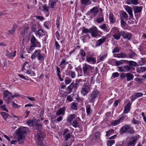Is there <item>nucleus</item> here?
<instances>
[{
  "label": "nucleus",
  "instance_id": "nucleus-1",
  "mask_svg": "<svg viewBox=\"0 0 146 146\" xmlns=\"http://www.w3.org/2000/svg\"><path fill=\"white\" fill-rule=\"evenodd\" d=\"M139 135H135L128 137L126 141L127 146H135L137 141L139 138Z\"/></svg>",
  "mask_w": 146,
  "mask_h": 146
},
{
  "label": "nucleus",
  "instance_id": "nucleus-2",
  "mask_svg": "<svg viewBox=\"0 0 146 146\" xmlns=\"http://www.w3.org/2000/svg\"><path fill=\"white\" fill-rule=\"evenodd\" d=\"M82 69L84 76H90L92 75L93 69L91 66L85 63L83 65Z\"/></svg>",
  "mask_w": 146,
  "mask_h": 146
},
{
  "label": "nucleus",
  "instance_id": "nucleus-3",
  "mask_svg": "<svg viewBox=\"0 0 146 146\" xmlns=\"http://www.w3.org/2000/svg\"><path fill=\"white\" fill-rule=\"evenodd\" d=\"M135 132V130L133 129V127L128 124L124 125L121 127L119 133L120 134H123L125 133H129L131 134H133Z\"/></svg>",
  "mask_w": 146,
  "mask_h": 146
},
{
  "label": "nucleus",
  "instance_id": "nucleus-4",
  "mask_svg": "<svg viewBox=\"0 0 146 146\" xmlns=\"http://www.w3.org/2000/svg\"><path fill=\"white\" fill-rule=\"evenodd\" d=\"M26 132V131L22 128H19L17 130L16 135L17 136L18 141L19 143L21 144L23 142L24 138V134Z\"/></svg>",
  "mask_w": 146,
  "mask_h": 146
},
{
  "label": "nucleus",
  "instance_id": "nucleus-5",
  "mask_svg": "<svg viewBox=\"0 0 146 146\" xmlns=\"http://www.w3.org/2000/svg\"><path fill=\"white\" fill-rule=\"evenodd\" d=\"M37 57L38 60L42 61L44 59L43 55L41 54L40 50H36L31 55V58L32 59H34Z\"/></svg>",
  "mask_w": 146,
  "mask_h": 146
},
{
  "label": "nucleus",
  "instance_id": "nucleus-6",
  "mask_svg": "<svg viewBox=\"0 0 146 146\" xmlns=\"http://www.w3.org/2000/svg\"><path fill=\"white\" fill-rule=\"evenodd\" d=\"M70 132V130L67 128L64 129L62 135L64 141H68L71 138L72 136Z\"/></svg>",
  "mask_w": 146,
  "mask_h": 146
},
{
  "label": "nucleus",
  "instance_id": "nucleus-7",
  "mask_svg": "<svg viewBox=\"0 0 146 146\" xmlns=\"http://www.w3.org/2000/svg\"><path fill=\"white\" fill-rule=\"evenodd\" d=\"M90 90V89L88 86L84 83L81 88L80 92L82 95L85 96L89 93Z\"/></svg>",
  "mask_w": 146,
  "mask_h": 146
},
{
  "label": "nucleus",
  "instance_id": "nucleus-8",
  "mask_svg": "<svg viewBox=\"0 0 146 146\" xmlns=\"http://www.w3.org/2000/svg\"><path fill=\"white\" fill-rule=\"evenodd\" d=\"M113 29L114 31L113 36L116 40H118L119 39L120 36H121V31H120L118 30L117 27H114Z\"/></svg>",
  "mask_w": 146,
  "mask_h": 146
},
{
  "label": "nucleus",
  "instance_id": "nucleus-9",
  "mask_svg": "<svg viewBox=\"0 0 146 146\" xmlns=\"http://www.w3.org/2000/svg\"><path fill=\"white\" fill-rule=\"evenodd\" d=\"M121 36L123 38L127 40H130L132 37V34L128 32H125L123 31H121Z\"/></svg>",
  "mask_w": 146,
  "mask_h": 146
},
{
  "label": "nucleus",
  "instance_id": "nucleus-10",
  "mask_svg": "<svg viewBox=\"0 0 146 146\" xmlns=\"http://www.w3.org/2000/svg\"><path fill=\"white\" fill-rule=\"evenodd\" d=\"M78 85L77 83H74L73 82H72L67 88L68 93H71L73 89L74 90H76L77 88Z\"/></svg>",
  "mask_w": 146,
  "mask_h": 146
},
{
  "label": "nucleus",
  "instance_id": "nucleus-11",
  "mask_svg": "<svg viewBox=\"0 0 146 146\" xmlns=\"http://www.w3.org/2000/svg\"><path fill=\"white\" fill-rule=\"evenodd\" d=\"M99 94V92L98 91L93 92L90 95V101L91 102H93L96 97L98 96Z\"/></svg>",
  "mask_w": 146,
  "mask_h": 146
},
{
  "label": "nucleus",
  "instance_id": "nucleus-12",
  "mask_svg": "<svg viewBox=\"0 0 146 146\" xmlns=\"http://www.w3.org/2000/svg\"><path fill=\"white\" fill-rule=\"evenodd\" d=\"M90 33H91L92 36L96 37L98 34L97 28L95 27H94L90 28Z\"/></svg>",
  "mask_w": 146,
  "mask_h": 146
},
{
  "label": "nucleus",
  "instance_id": "nucleus-13",
  "mask_svg": "<svg viewBox=\"0 0 146 146\" xmlns=\"http://www.w3.org/2000/svg\"><path fill=\"white\" fill-rule=\"evenodd\" d=\"M31 42L33 47L39 46L40 45V43L36 40L33 36L31 38Z\"/></svg>",
  "mask_w": 146,
  "mask_h": 146
},
{
  "label": "nucleus",
  "instance_id": "nucleus-14",
  "mask_svg": "<svg viewBox=\"0 0 146 146\" xmlns=\"http://www.w3.org/2000/svg\"><path fill=\"white\" fill-rule=\"evenodd\" d=\"M86 60L88 62L90 63L91 64H95L96 61V58L88 56L86 57Z\"/></svg>",
  "mask_w": 146,
  "mask_h": 146
},
{
  "label": "nucleus",
  "instance_id": "nucleus-15",
  "mask_svg": "<svg viewBox=\"0 0 146 146\" xmlns=\"http://www.w3.org/2000/svg\"><path fill=\"white\" fill-rule=\"evenodd\" d=\"M125 9L129 15V17L131 18H133V15L132 13L133 10L132 8L128 6H126Z\"/></svg>",
  "mask_w": 146,
  "mask_h": 146
},
{
  "label": "nucleus",
  "instance_id": "nucleus-16",
  "mask_svg": "<svg viewBox=\"0 0 146 146\" xmlns=\"http://www.w3.org/2000/svg\"><path fill=\"white\" fill-rule=\"evenodd\" d=\"M99 6H96L90 10V13L92 15L94 16H95L97 15L99 11Z\"/></svg>",
  "mask_w": 146,
  "mask_h": 146
},
{
  "label": "nucleus",
  "instance_id": "nucleus-17",
  "mask_svg": "<svg viewBox=\"0 0 146 146\" xmlns=\"http://www.w3.org/2000/svg\"><path fill=\"white\" fill-rule=\"evenodd\" d=\"M106 38L104 37L103 38L97 40L96 42L95 46L97 47L100 46L106 41Z\"/></svg>",
  "mask_w": 146,
  "mask_h": 146
},
{
  "label": "nucleus",
  "instance_id": "nucleus-18",
  "mask_svg": "<svg viewBox=\"0 0 146 146\" xmlns=\"http://www.w3.org/2000/svg\"><path fill=\"white\" fill-rule=\"evenodd\" d=\"M16 52V51H15L14 52H12L11 53H10L8 50H7L6 56L9 58H13L15 56Z\"/></svg>",
  "mask_w": 146,
  "mask_h": 146
},
{
  "label": "nucleus",
  "instance_id": "nucleus-19",
  "mask_svg": "<svg viewBox=\"0 0 146 146\" xmlns=\"http://www.w3.org/2000/svg\"><path fill=\"white\" fill-rule=\"evenodd\" d=\"M65 110V108L63 107L58 110L56 113V115L58 116L61 115H64Z\"/></svg>",
  "mask_w": 146,
  "mask_h": 146
},
{
  "label": "nucleus",
  "instance_id": "nucleus-20",
  "mask_svg": "<svg viewBox=\"0 0 146 146\" xmlns=\"http://www.w3.org/2000/svg\"><path fill=\"white\" fill-rule=\"evenodd\" d=\"M80 120V119L79 117H77L73 121L72 123V126L75 128L77 127L78 124Z\"/></svg>",
  "mask_w": 146,
  "mask_h": 146
},
{
  "label": "nucleus",
  "instance_id": "nucleus-21",
  "mask_svg": "<svg viewBox=\"0 0 146 146\" xmlns=\"http://www.w3.org/2000/svg\"><path fill=\"white\" fill-rule=\"evenodd\" d=\"M134 77V75L128 72L126 73V78L127 81L132 80Z\"/></svg>",
  "mask_w": 146,
  "mask_h": 146
},
{
  "label": "nucleus",
  "instance_id": "nucleus-22",
  "mask_svg": "<svg viewBox=\"0 0 146 146\" xmlns=\"http://www.w3.org/2000/svg\"><path fill=\"white\" fill-rule=\"evenodd\" d=\"M76 117L75 114H71L69 115L67 117V121L68 123H70Z\"/></svg>",
  "mask_w": 146,
  "mask_h": 146
},
{
  "label": "nucleus",
  "instance_id": "nucleus-23",
  "mask_svg": "<svg viewBox=\"0 0 146 146\" xmlns=\"http://www.w3.org/2000/svg\"><path fill=\"white\" fill-rule=\"evenodd\" d=\"M126 3L129 5L132 4L134 5H137L139 3L137 0H127Z\"/></svg>",
  "mask_w": 146,
  "mask_h": 146
},
{
  "label": "nucleus",
  "instance_id": "nucleus-24",
  "mask_svg": "<svg viewBox=\"0 0 146 146\" xmlns=\"http://www.w3.org/2000/svg\"><path fill=\"white\" fill-rule=\"evenodd\" d=\"M142 9L141 6L138 7L135 6L133 7V10L135 13H140L141 12Z\"/></svg>",
  "mask_w": 146,
  "mask_h": 146
},
{
  "label": "nucleus",
  "instance_id": "nucleus-25",
  "mask_svg": "<svg viewBox=\"0 0 146 146\" xmlns=\"http://www.w3.org/2000/svg\"><path fill=\"white\" fill-rule=\"evenodd\" d=\"M86 110L87 115H90L92 113V111L90 105L88 104L86 106Z\"/></svg>",
  "mask_w": 146,
  "mask_h": 146
},
{
  "label": "nucleus",
  "instance_id": "nucleus-26",
  "mask_svg": "<svg viewBox=\"0 0 146 146\" xmlns=\"http://www.w3.org/2000/svg\"><path fill=\"white\" fill-rule=\"evenodd\" d=\"M130 104L129 103H128L127 105L125 107V108L123 110V113H128L130 110Z\"/></svg>",
  "mask_w": 146,
  "mask_h": 146
},
{
  "label": "nucleus",
  "instance_id": "nucleus-27",
  "mask_svg": "<svg viewBox=\"0 0 146 146\" xmlns=\"http://www.w3.org/2000/svg\"><path fill=\"white\" fill-rule=\"evenodd\" d=\"M56 71L57 72V75L58 77V78L60 81H63V79L61 78V74H60L61 72L60 71V68L58 66H56Z\"/></svg>",
  "mask_w": 146,
  "mask_h": 146
},
{
  "label": "nucleus",
  "instance_id": "nucleus-28",
  "mask_svg": "<svg viewBox=\"0 0 146 146\" xmlns=\"http://www.w3.org/2000/svg\"><path fill=\"white\" fill-rule=\"evenodd\" d=\"M68 63V62H66V60L65 59H63L61 61L60 65L61 66V68L62 69H64L66 65Z\"/></svg>",
  "mask_w": 146,
  "mask_h": 146
},
{
  "label": "nucleus",
  "instance_id": "nucleus-29",
  "mask_svg": "<svg viewBox=\"0 0 146 146\" xmlns=\"http://www.w3.org/2000/svg\"><path fill=\"white\" fill-rule=\"evenodd\" d=\"M27 29L24 27H23L20 29L19 31L20 32V34L23 36H24L25 35V33Z\"/></svg>",
  "mask_w": 146,
  "mask_h": 146
},
{
  "label": "nucleus",
  "instance_id": "nucleus-30",
  "mask_svg": "<svg viewBox=\"0 0 146 146\" xmlns=\"http://www.w3.org/2000/svg\"><path fill=\"white\" fill-rule=\"evenodd\" d=\"M0 113L3 119L6 121L7 118L9 116V114L5 112H1Z\"/></svg>",
  "mask_w": 146,
  "mask_h": 146
},
{
  "label": "nucleus",
  "instance_id": "nucleus-31",
  "mask_svg": "<svg viewBox=\"0 0 146 146\" xmlns=\"http://www.w3.org/2000/svg\"><path fill=\"white\" fill-rule=\"evenodd\" d=\"M82 40L84 42H86V40L90 38V35L88 34H84L82 35Z\"/></svg>",
  "mask_w": 146,
  "mask_h": 146
},
{
  "label": "nucleus",
  "instance_id": "nucleus-32",
  "mask_svg": "<svg viewBox=\"0 0 146 146\" xmlns=\"http://www.w3.org/2000/svg\"><path fill=\"white\" fill-rule=\"evenodd\" d=\"M81 3L82 5H88L91 4L90 0H81Z\"/></svg>",
  "mask_w": 146,
  "mask_h": 146
},
{
  "label": "nucleus",
  "instance_id": "nucleus-33",
  "mask_svg": "<svg viewBox=\"0 0 146 146\" xmlns=\"http://www.w3.org/2000/svg\"><path fill=\"white\" fill-rule=\"evenodd\" d=\"M90 29H88L86 28H84L82 30L81 33L82 35H83L84 34H88L90 33Z\"/></svg>",
  "mask_w": 146,
  "mask_h": 146
},
{
  "label": "nucleus",
  "instance_id": "nucleus-34",
  "mask_svg": "<svg viewBox=\"0 0 146 146\" xmlns=\"http://www.w3.org/2000/svg\"><path fill=\"white\" fill-rule=\"evenodd\" d=\"M109 18L110 22L112 23H114L115 22V21L112 13H111L110 14Z\"/></svg>",
  "mask_w": 146,
  "mask_h": 146
},
{
  "label": "nucleus",
  "instance_id": "nucleus-35",
  "mask_svg": "<svg viewBox=\"0 0 146 146\" xmlns=\"http://www.w3.org/2000/svg\"><path fill=\"white\" fill-rule=\"evenodd\" d=\"M137 55L133 51L131 52L129 54V57L128 56L127 58H133L134 57L137 56Z\"/></svg>",
  "mask_w": 146,
  "mask_h": 146
},
{
  "label": "nucleus",
  "instance_id": "nucleus-36",
  "mask_svg": "<svg viewBox=\"0 0 146 146\" xmlns=\"http://www.w3.org/2000/svg\"><path fill=\"white\" fill-rule=\"evenodd\" d=\"M146 70L145 67H140L137 69V71L139 73L145 72Z\"/></svg>",
  "mask_w": 146,
  "mask_h": 146
},
{
  "label": "nucleus",
  "instance_id": "nucleus-37",
  "mask_svg": "<svg viewBox=\"0 0 146 146\" xmlns=\"http://www.w3.org/2000/svg\"><path fill=\"white\" fill-rule=\"evenodd\" d=\"M79 54L81 58L85 57L86 55V52L82 49L80 50Z\"/></svg>",
  "mask_w": 146,
  "mask_h": 146
},
{
  "label": "nucleus",
  "instance_id": "nucleus-38",
  "mask_svg": "<svg viewBox=\"0 0 146 146\" xmlns=\"http://www.w3.org/2000/svg\"><path fill=\"white\" fill-rule=\"evenodd\" d=\"M120 122V121L119 119L117 120H114L112 121L111 122V124L112 125L114 126L119 124Z\"/></svg>",
  "mask_w": 146,
  "mask_h": 146
},
{
  "label": "nucleus",
  "instance_id": "nucleus-39",
  "mask_svg": "<svg viewBox=\"0 0 146 146\" xmlns=\"http://www.w3.org/2000/svg\"><path fill=\"white\" fill-rule=\"evenodd\" d=\"M120 122V121L119 119L117 120H114L112 121L111 122V124L112 125L114 126L119 124Z\"/></svg>",
  "mask_w": 146,
  "mask_h": 146
},
{
  "label": "nucleus",
  "instance_id": "nucleus-40",
  "mask_svg": "<svg viewBox=\"0 0 146 146\" xmlns=\"http://www.w3.org/2000/svg\"><path fill=\"white\" fill-rule=\"evenodd\" d=\"M128 118L127 116L125 115L124 114H122L121 115V117L119 119L120 122H122L123 121V120L127 119Z\"/></svg>",
  "mask_w": 146,
  "mask_h": 146
},
{
  "label": "nucleus",
  "instance_id": "nucleus-41",
  "mask_svg": "<svg viewBox=\"0 0 146 146\" xmlns=\"http://www.w3.org/2000/svg\"><path fill=\"white\" fill-rule=\"evenodd\" d=\"M127 57H128V56L125 53L121 52L119 54V58H124Z\"/></svg>",
  "mask_w": 146,
  "mask_h": 146
},
{
  "label": "nucleus",
  "instance_id": "nucleus-42",
  "mask_svg": "<svg viewBox=\"0 0 146 146\" xmlns=\"http://www.w3.org/2000/svg\"><path fill=\"white\" fill-rule=\"evenodd\" d=\"M43 31L42 29H40L37 31L36 33V36H38L39 37L43 36Z\"/></svg>",
  "mask_w": 146,
  "mask_h": 146
},
{
  "label": "nucleus",
  "instance_id": "nucleus-43",
  "mask_svg": "<svg viewBox=\"0 0 146 146\" xmlns=\"http://www.w3.org/2000/svg\"><path fill=\"white\" fill-rule=\"evenodd\" d=\"M25 73L26 74L30 75L31 76H34L35 75V72L33 71H32L31 70H27Z\"/></svg>",
  "mask_w": 146,
  "mask_h": 146
},
{
  "label": "nucleus",
  "instance_id": "nucleus-44",
  "mask_svg": "<svg viewBox=\"0 0 146 146\" xmlns=\"http://www.w3.org/2000/svg\"><path fill=\"white\" fill-rule=\"evenodd\" d=\"M78 105V103L77 102H73L72 103L71 106V108L74 110H76Z\"/></svg>",
  "mask_w": 146,
  "mask_h": 146
},
{
  "label": "nucleus",
  "instance_id": "nucleus-45",
  "mask_svg": "<svg viewBox=\"0 0 146 146\" xmlns=\"http://www.w3.org/2000/svg\"><path fill=\"white\" fill-rule=\"evenodd\" d=\"M27 123L30 127H32L35 124V122L33 120L30 119L27 121Z\"/></svg>",
  "mask_w": 146,
  "mask_h": 146
},
{
  "label": "nucleus",
  "instance_id": "nucleus-46",
  "mask_svg": "<svg viewBox=\"0 0 146 146\" xmlns=\"http://www.w3.org/2000/svg\"><path fill=\"white\" fill-rule=\"evenodd\" d=\"M113 132L114 130L113 129H109L107 131L106 136L107 137L109 136Z\"/></svg>",
  "mask_w": 146,
  "mask_h": 146
},
{
  "label": "nucleus",
  "instance_id": "nucleus-47",
  "mask_svg": "<svg viewBox=\"0 0 146 146\" xmlns=\"http://www.w3.org/2000/svg\"><path fill=\"white\" fill-rule=\"evenodd\" d=\"M120 50V48L118 46H115L114 48V49L112 50V52L113 53H117L119 52Z\"/></svg>",
  "mask_w": 146,
  "mask_h": 146
},
{
  "label": "nucleus",
  "instance_id": "nucleus-48",
  "mask_svg": "<svg viewBox=\"0 0 146 146\" xmlns=\"http://www.w3.org/2000/svg\"><path fill=\"white\" fill-rule=\"evenodd\" d=\"M126 23L123 20V18L121 17V25L123 28H124L125 26Z\"/></svg>",
  "mask_w": 146,
  "mask_h": 146
},
{
  "label": "nucleus",
  "instance_id": "nucleus-49",
  "mask_svg": "<svg viewBox=\"0 0 146 146\" xmlns=\"http://www.w3.org/2000/svg\"><path fill=\"white\" fill-rule=\"evenodd\" d=\"M129 64L131 66H138L137 63L135 62L132 61H129Z\"/></svg>",
  "mask_w": 146,
  "mask_h": 146
},
{
  "label": "nucleus",
  "instance_id": "nucleus-50",
  "mask_svg": "<svg viewBox=\"0 0 146 146\" xmlns=\"http://www.w3.org/2000/svg\"><path fill=\"white\" fill-rule=\"evenodd\" d=\"M36 128L38 131H40L42 130V125L40 124L36 123Z\"/></svg>",
  "mask_w": 146,
  "mask_h": 146
},
{
  "label": "nucleus",
  "instance_id": "nucleus-51",
  "mask_svg": "<svg viewBox=\"0 0 146 146\" xmlns=\"http://www.w3.org/2000/svg\"><path fill=\"white\" fill-rule=\"evenodd\" d=\"M131 122L132 123L135 125L139 124L141 123L139 121L136 120L134 118L133 119Z\"/></svg>",
  "mask_w": 146,
  "mask_h": 146
},
{
  "label": "nucleus",
  "instance_id": "nucleus-52",
  "mask_svg": "<svg viewBox=\"0 0 146 146\" xmlns=\"http://www.w3.org/2000/svg\"><path fill=\"white\" fill-rule=\"evenodd\" d=\"M139 60L140 61H142V63H140V62H138V64H137L138 66H142L143 65L145 62V58H141Z\"/></svg>",
  "mask_w": 146,
  "mask_h": 146
},
{
  "label": "nucleus",
  "instance_id": "nucleus-53",
  "mask_svg": "<svg viewBox=\"0 0 146 146\" xmlns=\"http://www.w3.org/2000/svg\"><path fill=\"white\" fill-rule=\"evenodd\" d=\"M125 70H126L127 72H129L130 70L132 68V67L130 66L129 64L127 65L124 66L123 67Z\"/></svg>",
  "mask_w": 146,
  "mask_h": 146
},
{
  "label": "nucleus",
  "instance_id": "nucleus-54",
  "mask_svg": "<svg viewBox=\"0 0 146 146\" xmlns=\"http://www.w3.org/2000/svg\"><path fill=\"white\" fill-rule=\"evenodd\" d=\"M72 80L68 77H66L65 79V82L66 84H69L71 82Z\"/></svg>",
  "mask_w": 146,
  "mask_h": 146
},
{
  "label": "nucleus",
  "instance_id": "nucleus-55",
  "mask_svg": "<svg viewBox=\"0 0 146 146\" xmlns=\"http://www.w3.org/2000/svg\"><path fill=\"white\" fill-rule=\"evenodd\" d=\"M115 142V141L114 140L109 141L107 143V145L108 146H111Z\"/></svg>",
  "mask_w": 146,
  "mask_h": 146
},
{
  "label": "nucleus",
  "instance_id": "nucleus-56",
  "mask_svg": "<svg viewBox=\"0 0 146 146\" xmlns=\"http://www.w3.org/2000/svg\"><path fill=\"white\" fill-rule=\"evenodd\" d=\"M107 54H105L101 56L100 58V60H98V62H100V61H103L105 58H106L107 56Z\"/></svg>",
  "mask_w": 146,
  "mask_h": 146
},
{
  "label": "nucleus",
  "instance_id": "nucleus-57",
  "mask_svg": "<svg viewBox=\"0 0 146 146\" xmlns=\"http://www.w3.org/2000/svg\"><path fill=\"white\" fill-rule=\"evenodd\" d=\"M11 94L8 90H6L4 92V97H7Z\"/></svg>",
  "mask_w": 146,
  "mask_h": 146
},
{
  "label": "nucleus",
  "instance_id": "nucleus-58",
  "mask_svg": "<svg viewBox=\"0 0 146 146\" xmlns=\"http://www.w3.org/2000/svg\"><path fill=\"white\" fill-rule=\"evenodd\" d=\"M70 74L71 77L73 79L76 76L75 73L74 72L71 71L70 72V74Z\"/></svg>",
  "mask_w": 146,
  "mask_h": 146
},
{
  "label": "nucleus",
  "instance_id": "nucleus-59",
  "mask_svg": "<svg viewBox=\"0 0 146 146\" xmlns=\"http://www.w3.org/2000/svg\"><path fill=\"white\" fill-rule=\"evenodd\" d=\"M100 28L103 30L105 31H108L107 30V27L105 24H103L102 25L100 26Z\"/></svg>",
  "mask_w": 146,
  "mask_h": 146
},
{
  "label": "nucleus",
  "instance_id": "nucleus-60",
  "mask_svg": "<svg viewBox=\"0 0 146 146\" xmlns=\"http://www.w3.org/2000/svg\"><path fill=\"white\" fill-rule=\"evenodd\" d=\"M119 76V74L118 73L116 72L113 73L112 74L111 78H114L117 77H118Z\"/></svg>",
  "mask_w": 146,
  "mask_h": 146
},
{
  "label": "nucleus",
  "instance_id": "nucleus-61",
  "mask_svg": "<svg viewBox=\"0 0 146 146\" xmlns=\"http://www.w3.org/2000/svg\"><path fill=\"white\" fill-rule=\"evenodd\" d=\"M55 46L56 49L58 50L60 49V45L58 44V42L56 41H55Z\"/></svg>",
  "mask_w": 146,
  "mask_h": 146
},
{
  "label": "nucleus",
  "instance_id": "nucleus-62",
  "mask_svg": "<svg viewBox=\"0 0 146 146\" xmlns=\"http://www.w3.org/2000/svg\"><path fill=\"white\" fill-rule=\"evenodd\" d=\"M104 21V18L103 16H102L98 18L97 19V21L98 23H100L103 21Z\"/></svg>",
  "mask_w": 146,
  "mask_h": 146
},
{
  "label": "nucleus",
  "instance_id": "nucleus-63",
  "mask_svg": "<svg viewBox=\"0 0 146 146\" xmlns=\"http://www.w3.org/2000/svg\"><path fill=\"white\" fill-rule=\"evenodd\" d=\"M12 106L14 108H20V106H19L18 104H17L14 102H12Z\"/></svg>",
  "mask_w": 146,
  "mask_h": 146
},
{
  "label": "nucleus",
  "instance_id": "nucleus-64",
  "mask_svg": "<svg viewBox=\"0 0 146 146\" xmlns=\"http://www.w3.org/2000/svg\"><path fill=\"white\" fill-rule=\"evenodd\" d=\"M143 95V94L142 93L137 92L135 93V96L137 98L141 97Z\"/></svg>",
  "mask_w": 146,
  "mask_h": 146
}]
</instances>
